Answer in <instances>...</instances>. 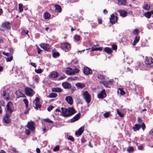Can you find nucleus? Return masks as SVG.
I'll return each instance as SVG.
<instances>
[{"label": "nucleus", "instance_id": "obj_40", "mask_svg": "<svg viewBox=\"0 0 153 153\" xmlns=\"http://www.w3.org/2000/svg\"><path fill=\"white\" fill-rule=\"evenodd\" d=\"M73 72V75L74 74H75L78 73L79 72V70L77 68H74L73 69H72Z\"/></svg>", "mask_w": 153, "mask_h": 153}, {"label": "nucleus", "instance_id": "obj_63", "mask_svg": "<svg viewBox=\"0 0 153 153\" xmlns=\"http://www.w3.org/2000/svg\"><path fill=\"white\" fill-rule=\"evenodd\" d=\"M36 152L37 153H40V149L37 148L36 149Z\"/></svg>", "mask_w": 153, "mask_h": 153}, {"label": "nucleus", "instance_id": "obj_31", "mask_svg": "<svg viewBox=\"0 0 153 153\" xmlns=\"http://www.w3.org/2000/svg\"><path fill=\"white\" fill-rule=\"evenodd\" d=\"M52 91L53 92H62V89L60 88H53L52 89Z\"/></svg>", "mask_w": 153, "mask_h": 153}, {"label": "nucleus", "instance_id": "obj_61", "mask_svg": "<svg viewBox=\"0 0 153 153\" xmlns=\"http://www.w3.org/2000/svg\"><path fill=\"white\" fill-rule=\"evenodd\" d=\"M137 121L138 123H141L142 122V120L140 118H138L137 119Z\"/></svg>", "mask_w": 153, "mask_h": 153}, {"label": "nucleus", "instance_id": "obj_59", "mask_svg": "<svg viewBox=\"0 0 153 153\" xmlns=\"http://www.w3.org/2000/svg\"><path fill=\"white\" fill-rule=\"evenodd\" d=\"M37 49L38 50V53L39 54L41 52V50L40 49L39 47H37Z\"/></svg>", "mask_w": 153, "mask_h": 153}, {"label": "nucleus", "instance_id": "obj_58", "mask_svg": "<svg viewBox=\"0 0 153 153\" xmlns=\"http://www.w3.org/2000/svg\"><path fill=\"white\" fill-rule=\"evenodd\" d=\"M150 135L153 136V129L150 130L149 132Z\"/></svg>", "mask_w": 153, "mask_h": 153}, {"label": "nucleus", "instance_id": "obj_3", "mask_svg": "<svg viewBox=\"0 0 153 153\" xmlns=\"http://www.w3.org/2000/svg\"><path fill=\"white\" fill-rule=\"evenodd\" d=\"M61 48L65 51H68L71 49V46L68 42H63L61 44Z\"/></svg>", "mask_w": 153, "mask_h": 153}, {"label": "nucleus", "instance_id": "obj_8", "mask_svg": "<svg viewBox=\"0 0 153 153\" xmlns=\"http://www.w3.org/2000/svg\"><path fill=\"white\" fill-rule=\"evenodd\" d=\"M7 110L9 111L10 113H11L13 110V103L11 102H9L6 105Z\"/></svg>", "mask_w": 153, "mask_h": 153}, {"label": "nucleus", "instance_id": "obj_18", "mask_svg": "<svg viewBox=\"0 0 153 153\" xmlns=\"http://www.w3.org/2000/svg\"><path fill=\"white\" fill-rule=\"evenodd\" d=\"M9 117L10 116L9 115L7 114H6L3 119L5 123H9L10 122V120L9 118Z\"/></svg>", "mask_w": 153, "mask_h": 153}, {"label": "nucleus", "instance_id": "obj_33", "mask_svg": "<svg viewBox=\"0 0 153 153\" xmlns=\"http://www.w3.org/2000/svg\"><path fill=\"white\" fill-rule=\"evenodd\" d=\"M43 16L44 19H48L50 17V14L48 13H45L44 14Z\"/></svg>", "mask_w": 153, "mask_h": 153}, {"label": "nucleus", "instance_id": "obj_27", "mask_svg": "<svg viewBox=\"0 0 153 153\" xmlns=\"http://www.w3.org/2000/svg\"><path fill=\"white\" fill-rule=\"evenodd\" d=\"M16 95L19 97H24L25 96V95L21 93L20 90H18L16 92Z\"/></svg>", "mask_w": 153, "mask_h": 153}, {"label": "nucleus", "instance_id": "obj_43", "mask_svg": "<svg viewBox=\"0 0 153 153\" xmlns=\"http://www.w3.org/2000/svg\"><path fill=\"white\" fill-rule=\"evenodd\" d=\"M97 78L100 80H102L105 79V77L103 76L100 74L98 75Z\"/></svg>", "mask_w": 153, "mask_h": 153}, {"label": "nucleus", "instance_id": "obj_45", "mask_svg": "<svg viewBox=\"0 0 153 153\" xmlns=\"http://www.w3.org/2000/svg\"><path fill=\"white\" fill-rule=\"evenodd\" d=\"M110 113L111 112L110 111L106 112L103 115L105 117L107 118L109 116Z\"/></svg>", "mask_w": 153, "mask_h": 153}, {"label": "nucleus", "instance_id": "obj_7", "mask_svg": "<svg viewBox=\"0 0 153 153\" xmlns=\"http://www.w3.org/2000/svg\"><path fill=\"white\" fill-rule=\"evenodd\" d=\"M83 71L84 74L87 75L90 74L92 73V70L89 68L86 67L84 68Z\"/></svg>", "mask_w": 153, "mask_h": 153}, {"label": "nucleus", "instance_id": "obj_57", "mask_svg": "<svg viewBox=\"0 0 153 153\" xmlns=\"http://www.w3.org/2000/svg\"><path fill=\"white\" fill-rule=\"evenodd\" d=\"M53 108V107L52 106H49L48 108V110L49 111H51Z\"/></svg>", "mask_w": 153, "mask_h": 153}, {"label": "nucleus", "instance_id": "obj_55", "mask_svg": "<svg viewBox=\"0 0 153 153\" xmlns=\"http://www.w3.org/2000/svg\"><path fill=\"white\" fill-rule=\"evenodd\" d=\"M112 48L114 50H116L117 49V46L115 45H112Z\"/></svg>", "mask_w": 153, "mask_h": 153}, {"label": "nucleus", "instance_id": "obj_35", "mask_svg": "<svg viewBox=\"0 0 153 153\" xmlns=\"http://www.w3.org/2000/svg\"><path fill=\"white\" fill-rule=\"evenodd\" d=\"M57 96L56 94V93H53L50 94L48 97L50 98H54L56 97Z\"/></svg>", "mask_w": 153, "mask_h": 153}, {"label": "nucleus", "instance_id": "obj_26", "mask_svg": "<svg viewBox=\"0 0 153 153\" xmlns=\"http://www.w3.org/2000/svg\"><path fill=\"white\" fill-rule=\"evenodd\" d=\"M117 4L118 5H126V0H117Z\"/></svg>", "mask_w": 153, "mask_h": 153}, {"label": "nucleus", "instance_id": "obj_14", "mask_svg": "<svg viewBox=\"0 0 153 153\" xmlns=\"http://www.w3.org/2000/svg\"><path fill=\"white\" fill-rule=\"evenodd\" d=\"M84 130L83 126L81 127L77 131L75 132V134L77 136H79L81 135L83 132Z\"/></svg>", "mask_w": 153, "mask_h": 153}, {"label": "nucleus", "instance_id": "obj_9", "mask_svg": "<svg viewBox=\"0 0 153 153\" xmlns=\"http://www.w3.org/2000/svg\"><path fill=\"white\" fill-rule=\"evenodd\" d=\"M2 26L3 28L7 30L10 28V23L9 22H6L2 23Z\"/></svg>", "mask_w": 153, "mask_h": 153}, {"label": "nucleus", "instance_id": "obj_17", "mask_svg": "<svg viewBox=\"0 0 153 153\" xmlns=\"http://www.w3.org/2000/svg\"><path fill=\"white\" fill-rule=\"evenodd\" d=\"M80 116V113H78L71 120V122H74L77 120L79 118Z\"/></svg>", "mask_w": 153, "mask_h": 153}, {"label": "nucleus", "instance_id": "obj_53", "mask_svg": "<svg viewBox=\"0 0 153 153\" xmlns=\"http://www.w3.org/2000/svg\"><path fill=\"white\" fill-rule=\"evenodd\" d=\"M59 56V53L58 52L54 53L53 54V57H55Z\"/></svg>", "mask_w": 153, "mask_h": 153}, {"label": "nucleus", "instance_id": "obj_10", "mask_svg": "<svg viewBox=\"0 0 153 153\" xmlns=\"http://www.w3.org/2000/svg\"><path fill=\"white\" fill-rule=\"evenodd\" d=\"M40 99L39 97H36L35 99L34 102L35 103V105L36 107H35V108L37 110L39 108H40L41 106L39 103Z\"/></svg>", "mask_w": 153, "mask_h": 153}, {"label": "nucleus", "instance_id": "obj_52", "mask_svg": "<svg viewBox=\"0 0 153 153\" xmlns=\"http://www.w3.org/2000/svg\"><path fill=\"white\" fill-rule=\"evenodd\" d=\"M133 148L132 147H129L127 149V151L128 152H132L133 151Z\"/></svg>", "mask_w": 153, "mask_h": 153}, {"label": "nucleus", "instance_id": "obj_13", "mask_svg": "<svg viewBox=\"0 0 153 153\" xmlns=\"http://www.w3.org/2000/svg\"><path fill=\"white\" fill-rule=\"evenodd\" d=\"M40 47L44 50L48 51L50 48V46L48 44L44 43H42L40 45Z\"/></svg>", "mask_w": 153, "mask_h": 153}, {"label": "nucleus", "instance_id": "obj_16", "mask_svg": "<svg viewBox=\"0 0 153 153\" xmlns=\"http://www.w3.org/2000/svg\"><path fill=\"white\" fill-rule=\"evenodd\" d=\"M58 73L56 72H53L51 73L49 75V77L51 78H55L57 77L58 76Z\"/></svg>", "mask_w": 153, "mask_h": 153}, {"label": "nucleus", "instance_id": "obj_1", "mask_svg": "<svg viewBox=\"0 0 153 153\" xmlns=\"http://www.w3.org/2000/svg\"><path fill=\"white\" fill-rule=\"evenodd\" d=\"M62 116L65 117H68L72 115L75 113V110L73 108H69L68 109L62 108H61Z\"/></svg>", "mask_w": 153, "mask_h": 153}, {"label": "nucleus", "instance_id": "obj_4", "mask_svg": "<svg viewBox=\"0 0 153 153\" xmlns=\"http://www.w3.org/2000/svg\"><path fill=\"white\" fill-rule=\"evenodd\" d=\"M25 92L26 95L30 97L32 96L34 94L33 91L30 88L28 87L25 88Z\"/></svg>", "mask_w": 153, "mask_h": 153}, {"label": "nucleus", "instance_id": "obj_41", "mask_svg": "<svg viewBox=\"0 0 153 153\" xmlns=\"http://www.w3.org/2000/svg\"><path fill=\"white\" fill-rule=\"evenodd\" d=\"M10 57H7L6 58V61L7 62L11 61L13 59V57L12 56H10Z\"/></svg>", "mask_w": 153, "mask_h": 153}, {"label": "nucleus", "instance_id": "obj_24", "mask_svg": "<svg viewBox=\"0 0 153 153\" xmlns=\"http://www.w3.org/2000/svg\"><path fill=\"white\" fill-rule=\"evenodd\" d=\"M76 86L78 88L81 89L85 87V85L84 84L80 83H77L76 84Z\"/></svg>", "mask_w": 153, "mask_h": 153}, {"label": "nucleus", "instance_id": "obj_25", "mask_svg": "<svg viewBox=\"0 0 153 153\" xmlns=\"http://www.w3.org/2000/svg\"><path fill=\"white\" fill-rule=\"evenodd\" d=\"M3 96L4 99L6 100H8L9 99L10 95L8 93L4 91H3Z\"/></svg>", "mask_w": 153, "mask_h": 153}, {"label": "nucleus", "instance_id": "obj_2", "mask_svg": "<svg viewBox=\"0 0 153 153\" xmlns=\"http://www.w3.org/2000/svg\"><path fill=\"white\" fill-rule=\"evenodd\" d=\"M83 97L87 103L90 102L91 100V96L87 91H84L82 93Z\"/></svg>", "mask_w": 153, "mask_h": 153}, {"label": "nucleus", "instance_id": "obj_42", "mask_svg": "<svg viewBox=\"0 0 153 153\" xmlns=\"http://www.w3.org/2000/svg\"><path fill=\"white\" fill-rule=\"evenodd\" d=\"M35 72L37 74H40L42 73L43 70L41 69H35Z\"/></svg>", "mask_w": 153, "mask_h": 153}, {"label": "nucleus", "instance_id": "obj_28", "mask_svg": "<svg viewBox=\"0 0 153 153\" xmlns=\"http://www.w3.org/2000/svg\"><path fill=\"white\" fill-rule=\"evenodd\" d=\"M141 126L139 124H136L133 127V129L134 131L138 130L140 128Z\"/></svg>", "mask_w": 153, "mask_h": 153}, {"label": "nucleus", "instance_id": "obj_6", "mask_svg": "<svg viewBox=\"0 0 153 153\" xmlns=\"http://www.w3.org/2000/svg\"><path fill=\"white\" fill-rule=\"evenodd\" d=\"M113 81V80L112 79L108 82L105 81L100 82V83L103 84L105 87L110 88V86L112 84Z\"/></svg>", "mask_w": 153, "mask_h": 153}, {"label": "nucleus", "instance_id": "obj_51", "mask_svg": "<svg viewBox=\"0 0 153 153\" xmlns=\"http://www.w3.org/2000/svg\"><path fill=\"white\" fill-rule=\"evenodd\" d=\"M25 133L27 135H29L30 134V132L29 130L26 129L25 130Z\"/></svg>", "mask_w": 153, "mask_h": 153}, {"label": "nucleus", "instance_id": "obj_34", "mask_svg": "<svg viewBox=\"0 0 153 153\" xmlns=\"http://www.w3.org/2000/svg\"><path fill=\"white\" fill-rule=\"evenodd\" d=\"M150 5H149L148 4H145L144 5L143 8L144 10H148L150 9Z\"/></svg>", "mask_w": 153, "mask_h": 153}, {"label": "nucleus", "instance_id": "obj_49", "mask_svg": "<svg viewBox=\"0 0 153 153\" xmlns=\"http://www.w3.org/2000/svg\"><path fill=\"white\" fill-rule=\"evenodd\" d=\"M44 120L46 122H48V123H53V121H51V120H50L49 118H47V119H44Z\"/></svg>", "mask_w": 153, "mask_h": 153}, {"label": "nucleus", "instance_id": "obj_54", "mask_svg": "<svg viewBox=\"0 0 153 153\" xmlns=\"http://www.w3.org/2000/svg\"><path fill=\"white\" fill-rule=\"evenodd\" d=\"M68 139L72 141H73L74 140V138L71 136H70L68 137Z\"/></svg>", "mask_w": 153, "mask_h": 153}, {"label": "nucleus", "instance_id": "obj_38", "mask_svg": "<svg viewBox=\"0 0 153 153\" xmlns=\"http://www.w3.org/2000/svg\"><path fill=\"white\" fill-rule=\"evenodd\" d=\"M23 101L24 102V103L26 107L27 108L28 107V100L27 99H24L23 100Z\"/></svg>", "mask_w": 153, "mask_h": 153}, {"label": "nucleus", "instance_id": "obj_32", "mask_svg": "<svg viewBox=\"0 0 153 153\" xmlns=\"http://www.w3.org/2000/svg\"><path fill=\"white\" fill-rule=\"evenodd\" d=\"M140 38L138 36H136L135 39L132 45H135L139 41Z\"/></svg>", "mask_w": 153, "mask_h": 153}, {"label": "nucleus", "instance_id": "obj_46", "mask_svg": "<svg viewBox=\"0 0 153 153\" xmlns=\"http://www.w3.org/2000/svg\"><path fill=\"white\" fill-rule=\"evenodd\" d=\"M59 149V146H57L55 147L53 149V150L54 152L58 151Z\"/></svg>", "mask_w": 153, "mask_h": 153}, {"label": "nucleus", "instance_id": "obj_22", "mask_svg": "<svg viewBox=\"0 0 153 153\" xmlns=\"http://www.w3.org/2000/svg\"><path fill=\"white\" fill-rule=\"evenodd\" d=\"M118 12L120 13L121 16L123 17L126 16L127 14V13L126 11L121 10H118Z\"/></svg>", "mask_w": 153, "mask_h": 153}, {"label": "nucleus", "instance_id": "obj_15", "mask_svg": "<svg viewBox=\"0 0 153 153\" xmlns=\"http://www.w3.org/2000/svg\"><path fill=\"white\" fill-rule=\"evenodd\" d=\"M65 100L70 105L73 104V100L72 97L70 96H67L65 98Z\"/></svg>", "mask_w": 153, "mask_h": 153}, {"label": "nucleus", "instance_id": "obj_20", "mask_svg": "<svg viewBox=\"0 0 153 153\" xmlns=\"http://www.w3.org/2000/svg\"><path fill=\"white\" fill-rule=\"evenodd\" d=\"M65 72L66 74L68 75H73L72 69L70 68H66L65 70Z\"/></svg>", "mask_w": 153, "mask_h": 153}, {"label": "nucleus", "instance_id": "obj_39", "mask_svg": "<svg viewBox=\"0 0 153 153\" xmlns=\"http://www.w3.org/2000/svg\"><path fill=\"white\" fill-rule=\"evenodd\" d=\"M117 114L119 115L120 117H122L123 116L124 114L121 113L118 109H117Z\"/></svg>", "mask_w": 153, "mask_h": 153}, {"label": "nucleus", "instance_id": "obj_21", "mask_svg": "<svg viewBox=\"0 0 153 153\" xmlns=\"http://www.w3.org/2000/svg\"><path fill=\"white\" fill-rule=\"evenodd\" d=\"M153 59L151 58L146 57V59L145 63L146 64L150 65L153 62Z\"/></svg>", "mask_w": 153, "mask_h": 153}, {"label": "nucleus", "instance_id": "obj_29", "mask_svg": "<svg viewBox=\"0 0 153 153\" xmlns=\"http://www.w3.org/2000/svg\"><path fill=\"white\" fill-rule=\"evenodd\" d=\"M104 51L109 54L111 53L112 51V49L108 47L105 48Z\"/></svg>", "mask_w": 153, "mask_h": 153}, {"label": "nucleus", "instance_id": "obj_11", "mask_svg": "<svg viewBox=\"0 0 153 153\" xmlns=\"http://www.w3.org/2000/svg\"><path fill=\"white\" fill-rule=\"evenodd\" d=\"M117 19V17L115 16L113 14H111V18H110V22L112 24H114L116 22Z\"/></svg>", "mask_w": 153, "mask_h": 153}, {"label": "nucleus", "instance_id": "obj_37", "mask_svg": "<svg viewBox=\"0 0 153 153\" xmlns=\"http://www.w3.org/2000/svg\"><path fill=\"white\" fill-rule=\"evenodd\" d=\"M19 12L21 13L23 11V5L22 4H19Z\"/></svg>", "mask_w": 153, "mask_h": 153}, {"label": "nucleus", "instance_id": "obj_44", "mask_svg": "<svg viewBox=\"0 0 153 153\" xmlns=\"http://www.w3.org/2000/svg\"><path fill=\"white\" fill-rule=\"evenodd\" d=\"M102 47H100L99 48H94L92 49V50L93 51H101L102 49Z\"/></svg>", "mask_w": 153, "mask_h": 153}, {"label": "nucleus", "instance_id": "obj_36", "mask_svg": "<svg viewBox=\"0 0 153 153\" xmlns=\"http://www.w3.org/2000/svg\"><path fill=\"white\" fill-rule=\"evenodd\" d=\"M117 92L121 95H124L125 93L124 91L121 88H119Z\"/></svg>", "mask_w": 153, "mask_h": 153}, {"label": "nucleus", "instance_id": "obj_64", "mask_svg": "<svg viewBox=\"0 0 153 153\" xmlns=\"http://www.w3.org/2000/svg\"><path fill=\"white\" fill-rule=\"evenodd\" d=\"M35 82L36 83H38L39 82V79L38 78H35Z\"/></svg>", "mask_w": 153, "mask_h": 153}, {"label": "nucleus", "instance_id": "obj_47", "mask_svg": "<svg viewBox=\"0 0 153 153\" xmlns=\"http://www.w3.org/2000/svg\"><path fill=\"white\" fill-rule=\"evenodd\" d=\"M139 33V30L138 29H135L133 32V34L135 35H137Z\"/></svg>", "mask_w": 153, "mask_h": 153}, {"label": "nucleus", "instance_id": "obj_12", "mask_svg": "<svg viewBox=\"0 0 153 153\" xmlns=\"http://www.w3.org/2000/svg\"><path fill=\"white\" fill-rule=\"evenodd\" d=\"M106 94L105 90H103L100 92L98 94L97 96L99 98L102 99L106 96Z\"/></svg>", "mask_w": 153, "mask_h": 153}, {"label": "nucleus", "instance_id": "obj_19", "mask_svg": "<svg viewBox=\"0 0 153 153\" xmlns=\"http://www.w3.org/2000/svg\"><path fill=\"white\" fill-rule=\"evenodd\" d=\"M62 85L64 88L65 89H69L71 86V84L66 82L62 83Z\"/></svg>", "mask_w": 153, "mask_h": 153}, {"label": "nucleus", "instance_id": "obj_56", "mask_svg": "<svg viewBox=\"0 0 153 153\" xmlns=\"http://www.w3.org/2000/svg\"><path fill=\"white\" fill-rule=\"evenodd\" d=\"M141 127L143 131H144L145 128V126L144 123H143L141 125Z\"/></svg>", "mask_w": 153, "mask_h": 153}, {"label": "nucleus", "instance_id": "obj_5", "mask_svg": "<svg viewBox=\"0 0 153 153\" xmlns=\"http://www.w3.org/2000/svg\"><path fill=\"white\" fill-rule=\"evenodd\" d=\"M35 123L32 121H30L28 122L26 126L32 131H34L35 128L34 127Z\"/></svg>", "mask_w": 153, "mask_h": 153}, {"label": "nucleus", "instance_id": "obj_30", "mask_svg": "<svg viewBox=\"0 0 153 153\" xmlns=\"http://www.w3.org/2000/svg\"><path fill=\"white\" fill-rule=\"evenodd\" d=\"M55 9L59 13H60L62 11L61 7V6L58 5H56L55 6Z\"/></svg>", "mask_w": 153, "mask_h": 153}, {"label": "nucleus", "instance_id": "obj_50", "mask_svg": "<svg viewBox=\"0 0 153 153\" xmlns=\"http://www.w3.org/2000/svg\"><path fill=\"white\" fill-rule=\"evenodd\" d=\"M2 53L4 55L7 56H10L11 55V54L10 53H6L5 52H4V51Z\"/></svg>", "mask_w": 153, "mask_h": 153}, {"label": "nucleus", "instance_id": "obj_62", "mask_svg": "<svg viewBox=\"0 0 153 153\" xmlns=\"http://www.w3.org/2000/svg\"><path fill=\"white\" fill-rule=\"evenodd\" d=\"M65 78V77L64 76H63L59 78V80H62Z\"/></svg>", "mask_w": 153, "mask_h": 153}, {"label": "nucleus", "instance_id": "obj_48", "mask_svg": "<svg viewBox=\"0 0 153 153\" xmlns=\"http://www.w3.org/2000/svg\"><path fill=\"white\" fill-rule=\"evenodd\" d=\"M75 40L77 41H79L80 39V37L79 35H76L74 37Z\"/></svg>", "mask_w": 153, "mask_h": 153}, {"label": "nucleus", "instance_id": "obj_60", "mask_svg": "<svg viewBox=\"0 0 153 153\" xmlns=\"http://www.w3.org/2000/svg\"><path fill=\"white\" fill-rule=\"evenodd\" d=\"M30 65L32 66L35 67H36V65H35V63H34L31 62L30 63Z\"/></svg>", "mask_w": 153, "mask_h": 153}, {"label": "nucleus", "instance_id": "obj_23", "mask_svg": "<svg viewBox=\"0 0 153 153\" xmlns=\"http://www.w3.org/2000/svg\"><path fill=\"white\" fill-rule=\"evenodd\" d=\"M152 14H153V10L150 11H148L145 13L144 15L146 17L148 18L150 17L151 16Z\"/></svg>", "mask_w": 153, "mask_h": 153}]
</instances>
